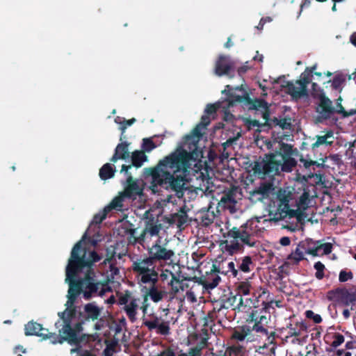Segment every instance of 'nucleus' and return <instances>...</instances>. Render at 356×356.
Returning a JSON list of instances; mask_svg holds the SVG:
<instances>
[{"mask_svg":"<svg viewBox=\"0 0 356 356\" xmlns=\"http://www.w3.org/2000/svg\"><path fill=\"white\" fill-rule=\"evenodd\" d=\"M101 259L95 250L89 251L83 248L82 240L74 245L65 268V282L69 285L68 303H74L80 295L85 300H90L111 291L107 282L95 278L92 269L93 264Z\"/></svg>","mask_w":356,"mask_h":356,"instance_id":"nucleus-1","label":"nucleus"},{"mask_svg":"<svg viewBox=\"0 0 356 356\" xmlns=\"http://www.w3.org/2000/svg\"><path fill=\"white\" fill-rule=\"evenodd\" d=\"M191 158V152L178 148L160 160L155 167L145 168V174L152 177L149 188L152 193H159V188H163L175 192L179 198L182 197L186 189V172Z\"/></svg>","mask_w":356,"mask_h":356,"instance_id":"nucleus-2","label":"nucleus"},{"mask_svg":"<svg viewBox=\"0 0 356 356\" xmlns=\"http://www.w3.org/2000/svg\"><path fill=\"white\" fill-rule=\"evenodd\" d=\"M293 149L292 145L283 142L278 143V147L273 152L265 154L264 157L254 161L252 168L254 175L260 179L278 175L280 170L291 172L297 162L292 157Z\"/></svg>","mask_w":356,"mask_h":356,"instance_id":"nucleus-3","label":"nucleus"},{"mask_svg":"<svg viewBox=\"0 0 356 356\" xmlns=\"http://www.w3.org/2000/svg\"><path fill=\"white\" fill-rule=\"evenodd\" d=\"M259 220L250 219L239 227H234L223 234L225 240L220 241V247L223 252L234 255L243 252L244 245L255 247L257 241L254 236L260 232L258 226Z\"/></svg>","mask_w":356,"mask_h":356,"instance_id":"nucleus-4","label":"nucleus"},{"mask_svg":"<svg viewBox=\"0 0 356 356\" xmlns=\"http://www.w3.org/2000/svg\"><path fill=\"white\" fill-rule=\"evenodd\" d=\"M229 91L232 90L230 86L227 85L226 86ZM236 90H239L242 92L241 95H238L232 92H229L228 95V106H233L236 103L243 104L250 110H255L260 111L262 114V117L265 120L266 124L270 127H279L282 130L290 129L291 128V118H274L273 119L270 118V109L268 103L262 99H251L248 95L243 88V86H237Z\"/></svg>","mask_w":356,"mask_h":356,"instance_id":"nucleus-5","label":"nucleus"},{"mask_svg":"<svg viewBox=\"0 0 356 356\" xmlns=\"http://www.w3.org/2000/svg\"><path fill=\"white\" fill-rule=\"evenodd\" d=\"M268 320L266 311L252 309L246 318L247 324L234 328L231 339L243 341L247 337L249 340L252 332L259 335L266 336L268 334L267 329Z\"/></svg>","mask_w":356,"mask_h":356,"instance_id":"nucleus-6","label":"nucleus"},{"mask_svg":"<svg viewBox=\"0 0 356 356\" xmlns=\"http://www.w3.org/2000/svg\"><path fill=\"white\" fill-rule=\"evenodd\" d=\"M236 297L238 298V303L234 309V310L240 311L242 307H246L247 306L251 307H253L254 308L258 307L259 305V299L264 295L266 291L264 290L261 292H259L258 294L253 292V288L252 286L251 282L248 280H245L243 281H239L235 284Z\"/></svg>","mask_w":356,"mask_h":356,"instance_id":"nucleus-7","label":"nucleus"},{"mask_svg":"<svg viewBox=\"0 0 356 356\" xmlns=\"http://www.w3.org/2000/svg\"><path fill=\"white\" fill-rule=\"evenodd\" d=\"M316 67V64L312 67H307L300 74V79L296 81V84L293 81L286 82L284 87L293 99H298L308 96L307 86L312 82V78Z\"/></svg>","mask_w":356,"mask_h":356,"instance_id":"nucleus-8","label":"nucleus"},{"mask_svg":"<svg viewBox=\"0 0 356 356\" xmlns=\"http://www.w3.org/2000/svg\"><path fill=\"white\" fill-rule=\"evenodd\" d=\"M292 193L285 188H280L276 193L275 200L273 201L274 207H276L273 216L275 221L281 220L286 217H294L296 215V211L291 209L289 202L292 200Z\"/></svg>","mask_w":356,"mask_h":356,"instance_id":"nucleus-9","label":"nucleus"},{"mask_svg":"<svg viewBox=\"0 0 356 356\" xmlns=\"http://www.w3.org/2000/svg\"><path fill=\"white\" fill-rule=\"evenodd\" d=\"M58 334L54 332L51 333V342L54 344L57 343H63L67 341L72 346H79L82 343H88L91 337V335L88 334H82L81 336L76 335L72 326V323H70L69 321L63 325L62 328L58 330Z\"/></svg>","mask_w":356,"mask_h":356,"instance_id":"nucleus-10","label":"nucleus"},{"mask_svg":"<svg viewBox=\"0 0 356 356\" xmlns=\"http://www.w3.org/2000/svg\"><path fill=\"white\" fill-rule=\"evenodd\" d=\"M156 263L149 255L145 259H138L132 264V269L138 275L140 282H158L159 274L155 270Z\"/></svg>","mask_w":356,"mask_h":356,"instance_id":"nucleus-11","label":"nucleus"},{"mask_svg":"<svg viewBox=\"0 0 356 356\" xmlns=\"http://www.w3.org/2000/svg\"><path fill=\"white\" fill-rule=\"evenodd\" d=\"M236 301L237 297L232 293L228 296L223 295L220 298L213 302V310L209 314V316L219 320L226 318L228 309L232 307Z\"/></svg>","mask_w":356,"mask_h":356,"instance_id":"nucleus-12","label":"nucleus"},{"mask_svg":"<svg viewBox=\"0 0 356 356\" xmlns=\"http://www.w3.org/2000/svg\"><path fill=\"white\" fill-rule=\"evenodd\" d=\"M211 120L208 115H203L200 122L195 127L189 134L184 137L183 143L184 145H188V147L195 149L197 145L202 136V130L205 129L210 124Z\"/></svg>","mask_w":356,"mask_h":356,"instance_id":"nucleus-13","label":"nucleus"},{"mask_svg":"<svg viewBox=\"0 0 356 356\" xmlns=\"http://www.w3.org/2000/svg\"><path fill=\"white\" fill-rule=\"evenodd\" d=\"M148 254L155 263L166 262L172 260L175 252L171 249H168L161 244V240L158 239L151 248L148 249Z\"/></svg>","mask_w":356,"mask_h":356,"instance_id":"nucleus-14","label":"nucleus"},{"mask_svg":"<svg viewBox=\"0 0 356 356\" xmlns=\"http://www.w3.org/2000/svg\"><path fill=\"white\" fill-rule=\"evenodd\" d=\"M125 175L127 179L124 184L122 195L127 199L135 200L143 194V188L139 186L138 181L134 179L131 173L125 174Z\"/></svg>","mask_w":356,"mask_h":356,"instance_id":"nucleus-15","label":"nucleus"},{"mask_svg":"<svg viewBox=\"0 0 356 356\" xmlns=\"http://www.w3.org/2000/svg\"><path fill=\"white\" fill-rule=\"evenodd\" d=\"M147 284H149V286H144L143 289L145 301H147L149 298L154 302H159L167 296V291L158 284V282H149Z\"/></svg>","mask_w":356,"mask_h":356,"instance_id":"nucleus-16","label":"nucleus"},{"mask_svg":"<svg viewBox=\"0 0 356 356\" xmlns=\"http://www.w3.org/2000/svg\"><path fill=\"white\" fill-rule=\"evenodd\" d=\"M327 296L330 300H338L345 306H348L356 300V295L349 292L346 288H337L329 291Z\"/></svg>","mask_w":356,"mask_h":356,"instance_id":"nucleus-17","label":"nucleus"},{"mask_svg":"<svg viewBox=\"0 0 356 356\" xmlns=\"http://www.w3.org/2000/svg\"><path fill=\"white\" fill-rule=\"evenodd\" d=\"M143 325L147 327L149 331L156 330V333L161 335H168L170 334V325L168 321H161V318L153 315L152 320L144 321Z\"/></svg>","mask_w":356,"mask_h":356,"instance_id":"nucleus-18","label":"nucleus"},{"mask_svg":"<svg viewBox=\"0 0 356 356\" xmlns=\"http://www.w3.org/2000/svg\"><path fill=\"white\" fill-rule=\"evenodd\" d=\"M102 309L95 302H89L83 306V310L79 312V319L86 322L99 320Z\"/></svg>","mask_w":356,"mask_h":356,"instance_id":"nucleus-19","label":"nucleus"},{"mask_svg":"<svg viewBox=\"0 0 356 356\" xmlns=\"http://www.w3.org/2000/svg\"><path fill=\"white\" fill-rule=\"evenodd\" d=\"M233 65L229 59V57L225 55H220L215 63L214 74L218 76H228L232 78L231 75Z\"/></svg>","mask_w":356,"mask_h":356,"instance_id":"nucleus-20","label":"nucleus"},{"mask_svg":"<svg viewBox=\"0 0 356 356\" xmlns=\"http://www.w3.org/2000/svg\"><path fill=\"white\" fill-rule=\"evenodd\" d=\"M219 273L221 274L220 268L213 264L210 272L207 273L204 276L201 277V283L203 286L207 289L216 288L221 280Z\"/></svg>","mask_w":356,"mask_h":356,"instance_id":"nucleus-21","label":"nucleus"},{"mask_svg":"<svg viewBox=\"0 0 356 356\" xmlns=\"http://www.w3.org/2000/svg\"><path fill=\"white\" fill-rule=\"evenodd\" d=\"M318 99L319 104L316 108V112L320 114L322 119L327 120L335 112L332 102L324 93L320 94Z\"/></svg>","mask_w":356,"mask_h":356,"instance_id":"nucleus-22","label":"nucleus"},{"mask_svg":"<svg viewBox=\"0 0 356 356\" xmlns=\"http://www.w3.org/2000/svg\"><path fill=\"white\" fill-rule=\"evenodd\" d=\"M51 332H48L47 329L42 327V325L37 322L29 321L25 325L24 334L26 336H38L42 337L43 340H51Z\"/></svg>","mask_w":356,"mask_h":356,"instance_id":"nucleus-23","label":"nucleus"},{"mask_svg":"<svg viewBox=\"0 0 356 356\" xmlns=\"http://www.w3.org/2000/svg\"><path fill=\"white\" fill-rule=\"evenodd\" d=\"M131 164H123L122 165V168L120 170L121 172H124V174H129L130 173L129 170L132 167H135L136 168H140L143 165V163L147 161V156L145 155L143 151L136 150L131 153Z\"/></svg>","mask_w":356,"mask_h":356,"instance_id":"nucleus-24","label":"nucleus"},{"mask_svg":"<svg viewBox=\"0 0 356 356\" xmlns=\"http://www.w3.org/2000/svg\"><path fill=\"white\" fill-rule=\"evenodd\" d=\"M129 143L127 142H122L115 147V152L111 158L110 161L115 163L118 160H127L130 158V152L129 150Z\"/></svg>","mask_w":356,"mask_h":356,"instance_id":"nucleus-25","label":"nucleus"},{"mask_svg":"<svg viewBox=\"0 0 356 356\" xmlns=\"http://www.w3.org/2000/svg\"><path fill=\"white\" fill-rule=\"evenodd\" d=\"M320 241H314L312 238H306L299 243V246L307 254L318 256V245Z\"/></svg>","mask_w":356,"mask_h":356,"instance_id":"nucleus-26","label":"nucleus"},{"mask_svg":"<svg viewBox=\"0 0 356 356\" xmlns=\"http://www.w3.org/2000/svg\"><path fill=\"white\" fill-rule=\"evenodd\" d=\"M139 299L131 298L130 302L123 307L127 317L131 322L134 323L136 320L137 310L138 309V302Z\"/></svg>","mask_w":356,"mask_h":356,"instance_id":"nucleus-27","label":"nucleus"},{"mask_svg":"<svg viewBox=\"0 0 356 356\" xmlns=\"http://www.w3.org/2000/svg\"><path fill=\"white\" fill-rule=\"evenodd\" d=\"M201 332V334L194 333L191 334V337L193 341H197L200 339V341L195 347L199 348L200 350L202 352V350L208 346L209 332L206 328L202 329Z\"/></svg>","mask_w":356,"mask_h":356,"instance_id":"nucleus-28","label":"nucleus"},{"mask_svg":"<svg viewBox=\"0 0 356 356\" xmlns=\"http://www.w3.org/2000/svg\"><path fill=\"white\" fill-rule=\"evenodd\" d=\"M238 270L248 273L253 270L254 264L250 256H245L236 260Z\"/></svg>","mask_w":356,"mask_h":356,"instance_id":"nucleus-29","label":"nucleus"},{"mask_svg":"<svg viewBox=\"0 0 356 356\" xmlns=\"http://www.w3.org/2000/svg\"><path fill=\"white\" fill-rule=\"evenodd\" d=\"M272 186L270 184H262L259 187L251 193L252 198L255 197L257 200H262L269 195Z\"/></svg>","mask_w":356,"mask_h":356,"instance_id":"nucleus-30","label":"nucleus"},{"mask_svg":"<svg viewBox=\"0 0 356 356\" xmlns=\"http://www.w3.org/2000/svg\"><path fill=\"white\" fill-rule=\"evenodd\" d=\"M302 250L298 245L296 250L288 255L286 258L288 261H286L285 264H298L300 261L304 260L305 257Z\"/></svg>","mask_w":356,"mask_h":356,"instance_id":"nucleus-31","label":"nucleus"},{"mask_svg":"<svg viewBox=\"0 0 356 356\" xmlns=\"http://www.w3.org/2000/svg\"><path fill=\"white\" fill-rule=\"evenodd\" d=\"M115 172V167L107 163L104 164L99 169V175L102 180L106 181L114 177Z\"/></svg>","mask_w":356,"mask_h":356,"instance_id":"nucleus-32","label":"nucleus"},{"mask_svg":"<svg viewBox=\"0 0 356 356\" xmlns=\"http://www.w3.org/2000/svg\"><path fill=\"white\" fill-rule=\"evenodd\" d=\"M126 198L125 196L122 195V193H120L119 195L114 197L113 200L110 202L108 205L105 207V209L110 212L113 209L121 211L123 207V201Z\"/></svg>","mask_w":356,"mask_h":356,"instance_id":"nucleus-33","label":"nucleus"},{"mask_svg":"<svg viewBox=\"0 0 356 356\" xmlns=\"http://www.w3.org/2000/svg\"><path fill=\"white\" fill-rule=\"evenodd\" d=\"M161 229V225L155 222L154 218H152L147 222L144 232L153 236L158 235Z\"/></svg>","mask_w":356,"mask_h":356,"instance_id":"nucleus-34","label":"nucleus"},{"mask_svg":"<svg viewBox=\"0 0 356 356\" xmlns=\"http://www.w3.org/2000/svg\"><path fill=\"white\" fill-rule=\"evenodd\" d=\"M74 304V303H68V300L65 304L67 308L65 310L66 312L67 319H65V323L69 321L70 323H72V319L76 316V309Z\"/></svg>","mask_w":356,"mask_h":356,"instance_id":"nucleus-35","label":"nucleus"},{"mask_svg":"<svg viewBox=\"0 0 356 356\" xmlns=\"http://www.w3.org/2000/svg\"><path fill=\"white\" fill-rule=\"evenodd\" d=\"M332 136V133L331 131H328L324 136H317V140L315 143L312 145V149H315L319 147L321 145H331V142H327V139Z\"/></svg>","mask_w":356,"mask_h":356,"instance_id":"nucleus-36","label":"nucleus"},{"mask_svg":"<svg viewBox=\"0 0 356 356\" xmlns=\"http://www.w3.org/2000/svg\"><path fill=\"white\" fill-rule=\"evenodd\" d=\"M220 202L225 204H234L236 202L235 200V193L233 190H229L224 193L220 198Z\"/></svg>","mask_w":356,"mask_h":356,"instance_id":"nucleus-37","label":"nucleus"},{"mask_svg":"<svg viewBox=\"0 0 356 356\" xmlns=\"http://www.w3.org/2000/svg\"><path fill=\"white\" fill-rule=\"evenodd\" d=\"M156 147V145L150 138H146L143 140L142 148L144 152H149Z\"/></svg>","mask_w":356,"mask_h":356,"instance_id":"nucleus-38","label":"nucleus"},{"mask_svg":"<svg viewBox=\"0 0 356 356\" xmlns=\"http://www.w3.org/2000/svg\"><path fill=\"white\" fill-rule=\"evenodd\" d=\"M220 272L221 274L222 275H227L229 273H230L231 275H232L234 277H237L238 275V268H236V265L233 261H230L228 263L227 270H220ZM229 276H230V275Z\"/></svg>","mask_w":356,"mask_h":356,"instance_id":"nucleus-39","label":"nucleus"},{"mask_svg":"<svg viewBox=\"0 0 356 356\" xmlns=\"http://www.w3.org/2000/svg\"><path fill=\"white\" fill-rule=\"evenodd\" d=\"M314 267L316 270L315 277L318 280H322L324 277V270L325 268V265L321 261H317L314 264Z\"/></svg>","mask_w":356,"mask_h":356,"instance_id":"nucleus-40","label":"nucleus"},{"mask_svg":"<svg viewBox=\"0 0 356 356\" xmlns=\"http://www.w3.org/2000/svg\"><path fill=\"white\" fill-rule=\"evenodd\" d=\"M108 213L109 212L104 208L102 211L94 216L92 222L95 225L102 223V221L106 218Z\"/></svg>","mask_w":356,"mask_h":356,"instance_id":"nucleus-41","label":"nucleus"},{"mask_svg":"<svg viewBox=\"0 0 356 356\" xmlns=\"http://www.w3.org/2000/svg\"><path fill=\"white\" fill-rule=\"evenodd\" d=\"M109 264V271L110 274L108 275V280H113L116 278L118 275L120 274L119 268L115 266V264L112 261Z\"/></svg>","mask_w":356,"mask_h":356,"instance_id":"nucleus-42","label":"nucleus"},{"mask_svg":"<svg viewBox=\"0 0 356 356\" xmlns=\"http://www.w3.org/2000/svg\"><path fill=\"white\" fill-rule=\"evenodd\" d=\"M171 280L168 283L169 285L171 286L172 290L175 293H177L179 291L181 282L179 278H177L172 273H170Z\"/></svg>","mask_w":356,"mask_h":356,"instance_id":"nucleus-43","label":"nucleus"},{"mask_svg":"<svg viewBox=\"0 0 356 356\" xmlns=\"http://www.w3.org/2000/svg\"><path fill=\"white\" fill-rule=\"evenodd\" d=\"M344 342V337L339 333L336 332L333 334V341L331 343V347L337 348Z\"/></svg>","mask_w":356,"mask_h":356,"instance_id":"nucleus-44","label":"nucleus"},{"mask_svg":"<svg viewBox=\"0 0 356 356\" xmlns=\"http://www.w3.org/2000/svg\"><path fill=\"white\" fill-rule=\"evenodd\" d=\"M131 300V293L127 291L124 294H121L118 298V304L119 305L126 306Z\"/></svg>","mask_w":356,"mask_h":356,"instance_id":"nucleus-45","label":"nucleus"},{"mask_svg":"<svg viewBox=\"0 0 356 356\" xmlns=\"http://www.w3.org/2000/svg\"><path fill=\"white\" fill-rule=\"evenodd\" d=\"M353 277V273L349 270H341L339 273V280L341 282H345L349 280H352Z\"/></svg>","mask_w":356,"mask_h":356,"instance_id":"nucleus-46","label":"nucleus"},{"mask_svg":"<svg viewBox=\"0 0 356 356\" xmlns=\"http://www.w3.org/2000/svg\"><path fill=\"white\" fill-rule=\"evenodd\" d=\"M305 316L307 318L312 319L315 323H320L322 322V318L319 314H315L312 310H307L305 312Z\"/></svg>","mask_w":356,"mask_h":356,"instance_id":"nucleus-47","label":"nucleus"},{"mask_svg":"<svg viewBox=\"0 0 356 356\" xmlns=\"http://www.w3.org/2000/svg\"><path fill=\"white\" fill-rule=\"evenodd\" d=\"M344 81L345 79L342 76L336 75L332 81V88L335 90L340 88Z\"/></svg>","mask_w":356,"mask_h":356,"instance_id":"nucleus-48","label":"nucleus"},{"mask_svg":"<svg viewBox=\"0 0 356 356\" xmlns=\"http://www.w3.org/2000/svg\"><path fill=\"white\" fill-rule=\"evenodd\" d=\"M300 161L303 164V165L305 168H308L312 165H316L318 167H324V165L323 163H320L317 161L307 160V159L303 158L302 156L300 159Z\"/></svg>","mask_w":356,"mask_h":356,"instance_id":"nucleus-49","label":"nucleus"},{"mask_svg":"<svg viewBox=\"0 0 356 356\" xmlns=\"http://www.w3.org/2000/svg\"><path fill=\"white\" fill-rule=\"evenodd\" d=\"M320 250H323V254H329L332 250V245L330 243H322L320 241L319 245H318V251Z\"/></svg>","mask_w":356,"mask_h":356,"instance_id":"nucleus-50","label":"nucleus"},{"mask_svg":"<svg viewBox=\"0 0 356 356\" xmlns=\"http://www.w3.org/2000/svg\"><path fill=\"white\" fill-rule=\"evenodd\" d=\"M220 108V103L217 102L215 104H209L207 105L204 112L207 115H212L216 113L218 109Z\"/></svg>","mask_w":356,"mask_h":356,"instance_id":"nucleus-51","label":"nucleus"},{"mask_svg":"<svg viewBox=\"0 0 356 356\" xmlns=\"http://www.w3.org/2000/svg\"><path fill=\"white\" fill-rule=\"evenodd\" d=\"M86 322L84 321L83 319H79V322L75 323L74 326H72L75 333L78 336H81L82 334V331L83 330V325L85 324Z\"/></svg>","mask_w":356,"mask_h":356,"instance_id":"nucleus-52","label":"nucleus"},{"mask_svg":"<svg viewBox=\"0 0 356 356\" xmlns=\"http://www.w3.org/2000/svg\"><path fill=\"white\" fill-rule=\"evenodd\" d=\"M115 252L114 248H108L106 249V259L104 261V263L106 262L111 263L113 261L114 257H115Z\"/></svg>","mask_w":356,"mask_h":356,"instance_id":"nucleus-53","label":"nucleus"},{"mask_svg":"<svg viewBox=\"0 0 356 356\" xmlns=\"http://www.w3.org/2000/svg\"><path fill=\"white\" fill-rule=\"evenodd\" d=\"M312 95L314 97L319 98V95L321 93H324L323 90L321 89V88L318 86L316 83H312Z\"/></svg>","mask_w":356,"mask_h":356,"instance_id":"nucleus-54","label":"nucleus"},{"mask_svg":"<svg viewBox=\"0 0 356 356\" xmlns=\"http://www.w3.org/2000/svg\"><path fill=\"white\" fill-rule=\"evenodd\" d=\"M202 352L195 347L190 348L187 353L188 356H202Z\"/></svg>","mask_w":356,"mask_h":356,"instance_id":"nucleus-55","label":"nucleus"},{"mask_svg":"<svg viewBox=\"0 0 356 356\" xmlns=\"http://www.w3.org/2000/svg\"><path fill=\"white\" fill-rule=\"evenodd\" d=\"M135 122H136L135 118H131V119L127 120H124L123 122V124L120 127V129L122 131V132H124L128 126L132 125Z\"/></svg>","mask_w":356,"mask_h":356,"instance_id":"nucleus-56","label":"nucleus"},{"mask_svg":"<svg viewBox=\"0 0 356 356\" xmlns=\"http://www.w3.org/2000/svg\"><path fill=\"white\" fill-rule=\"evenodd\" d=\"M249 69H250V67L247 65H243L239 67L237 70L238 75L243 76V74L246 73Z\"/></svg>","mask_w":356,"mask_h":356,"instance_id":"nucleus-57","label":"nucleus"},{"mask_svg":"<svg viewBox=\"0 0 356 356\" xmlns=\"http://www.w3.org/2000/svg\"><path fill=\"white\" fill-rule=\"evenodd\" d=\"M336 356H352V353L343 349H339L336 351Z\"/></svg>","mask_w":356,"mask_h":356,"instance_id":"nucleus-58","label":"nucleus"},{"mask_svg":"<svg viewBox=\"0 0 356 356\" xmlns=\"http://www.w3.org/2000/svg\"><path fill=\"white\" fill-rule=\"evenodd\" d=\"M243 347L240 345H233L230 347V350L235 354H238L242 352Z\"/></svg>","mask_w":356,"mask_h":356,"instance_id":"nucleus-59","label":"nucleus"},{"mask_svg":"<svg viewBox=\"0 0 356 356\" xmlns=\"http://www.w3.org/2000/svg\"><path fill=\"white\" fill-rule=\"evenodd\" d=\"M280 243L283 246L289 245L291 243V239L288 236H283L280 238Z\"/></svg>","mask_w":356,"mask_h":356,"instance_id":"nucleus-60","label":"nucleus"},{"mask_svg":"<svg viewBox=\"0 0 356 356\" xmlns=\"http://www.w3.org/2000/svg\"><path fill=\"white\" fill-rule=\"evenodd\" d=\"M98 321L95 324L94 328L95 330H100L103 327L104 320L99 317Z\"/></svg>","mask_w":356,"mask_h":356,"instance_id":"nucleus-61","label":"nucleus"},{"mask_svg":"<svg viewBox=\"0 0 356 356\" xmlns=\"http://www.w3.org/2000/svg\"><path fill=\"white\" fill-rule=\"evenodd\" d=\"M289 334L291 336L298 337L300 334V331L294 327H290Z\"/></svg>","mask_w":356,"mask_h":356,"instance_id":"nucleus-62","label":"nucleus"},{"mask_svg":"<svg viewBox=\"0 0 356 356\" xmlns=\"http://www.w3.org/2000/svg\"><path fill=\"white\" fill-rule=\"evenodd\" d=\"M346 348L348 350L356 348V341H350L346 342Z\"/></svg>","mask_w":356,"mask_h":356,"instance_id":"nucleus-63","label":"nucleus"},{"mask_svg":"<svg viewBox=\"0 0 356 356\" xmlns=\"http://www.w3.org/2000/svg\"><path fill=\"white\" fill-rule=\"evenodd\" d=\"M356 114V108L350 109L349 111H346L343 115V118H347L349 116H352Z\"/></svg>","mask_w":356,"mask_h":356,"instance_id":"nucleus-64","label":"nucleus"}]
</instances>
